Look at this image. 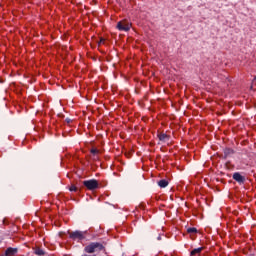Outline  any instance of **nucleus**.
I'll return each instance as SVG.
<instances>
[{
	"label": "nucleus",
	"mask_w": 256,
	"mask_h": 256,
	"mask_svg": "<svg viewBox=\"0 0 256 256\" xmlns=\"http://www.w3.org/2000/svg\"><path fill=\"white\" fill-rule=\"evenodd\" d=\"M34 253H35V255H38V256H43V255H45V251H43V249H41V248H36V249L34 250Z\"/></svg>",
	"instance_id": "9d476101"
},
{
	"label": "nucleus",
	"mask_w": 256,
	"mask_h": 256,
	"mask_svg": "<svg viewBox=\"0 0 256 256\" xmlns=\"http://www.w3.org/2000/svg\"><path fill=\"white\" fill-rule=\"evenodd\" d=\"M19 252V249L13 248V247H8L5 251V256H15Z\"/></svg>",
	"instance_id": "423d86ee"
},
{
	"label": "nucleus",
	"mask_w": 256,
	"mask_h": 256,
	"mask_svg": "<svg viewBox=\"0 0 256 256\" xmlns=\"http://www.w3.org/2000/svg\"><path fill=\"white\" fill-rule=\"evenodd\" d=\"M104 40L100 41V43H103Z\"/></svg>",
	"instance_id": "4468645a"
},
{
	"label": "nucleus",
	"mask_w": 256,
	"mask_h": 256,
	"mask_svg": "<svg viewBox=\"0 0 256 256\" xmlns=\"http://www.w3.org/2000/svg\"><path fill=\"white\" fill-rule=\"evenodd\" d=\"M205 250V247H199L195 248L190 252V256H195V255H201V253Z\"/></svg>",
	"instance_id": "0eeeda50"
},
{
	"label": "nucleus",
	"mask_w": 256,
	"mask_h": 256,
	"mask_svg": "<svg viewBox=\"0 0 256 256\" xmlns=\"http://www.w3.org/2000/svg\"><path fill=\"white\" fill-rule=\"evenodd\" d=\"M187 233H197V228H195V227L188 228Z\"/></svg>",
	"instance_id": "f8f14e48"
},
{
	"label": "nucleus",
	"mask_w": 256,
	"mask_h": 256,
	"mask_svg": "<svg viewBox=\"0 0 256 256\" xmlns=\"http://www.w3.org/2000/svg\"><path fill=\"white\" fill-rule=\"evenodd\" d=\"M83 185L88 189V191H95V189H99V181L96 179L85 180Z\"/></svg>",
	"instance_id": "f03ea898"
},
{
	"label": "nucleus",
	"mask_w": 256,
	"mask_h": 256,
	"mask_svg": "<svg viewBox=\"0 0 256 256\" xmlns=\"http://www.w3.org/2000/svg\"><path fill=\"white\" fill-rule=\"evenodd\" d=\"M103 244L99 242H92L84 248L85 253H95L96 251H103Z\"/></svg>",
	"instance_id": "f257e3e1"
},
{
	"label": "nucleus",
	"mask_w": 256,
	"mask_h": 256,
	"mask_svg": "<svg viewBox=\"0 0 256 256\" xmlns=\"http://www.w3.org/2000/svg\"><path fill=\"white\" fill-rule=\"evenodd\" d=\"M158 185L159 187H161V189H164V187H167V185H169V181H167L166 179H162L158 181Z\"/></svg>",
	"instance_id": "1a4fd4ad"
},
{
	"label": "nucleus",
	"mask_w": 256,
	"mask_h": 256,
	"mask_svg": "<svg viewBox=\"0 0 256 256\" xmlns=\"http://www.w3.org/2000/svg\"><path fill=\"white\" fill-rule=\"evenodd\" d=\"M90 153H92V155H97V153H101V150L97 149V148H92L90 150Z\"/></svg>",
	"instance_id": "9b49d317"
},
{
	"label": "nucleus",
	"mask_w": 256,
	"mask_h": 256,
	"mask_svg": "<svg viewBox=\"0 0 256 256\" xmlns=\"http://www.w3.org/2000/svg\"><path fill=\"white\" fill-rule=\"evenodd\" d=\"M158 139L159 141H161L162 143H167V141H169V135L165 134V133H159L158 134Z\"/></svg>",
	"instance_id": "6e6552de"
},
{
	"label": "nucleus",
	"mask_w": 256,
	"mask_h": 256,
	"mask_svg": "<svg viewBox=\"0 0 256 256\" xmlns=\"http://www.w3.org/2000/svg\"><path fill=\"white\" fill-rule=\"evenodd\" d=\"M117 29L119 31H129V29H131V23L127 20H122L117 23Z\"/></svg>",
	"instance_id": "20e7f679"
},
{
	"label": "nucleus",
	"mask_w": 256,
	"mask_h": 256,
	"mask_svg": "<svg viewBox=\"0 0 256 256\" xmlns=\"http://www.w3.org/2000/svg\"><path fill=\"white\" fill-rule=\"evenodd\" d=\"M232 177L237 183H245V176H242L239 172H235Z\"/></svg>",
	"instance_id": "39448f33"
},
{
	"label": "nucleus",
	"mask_w": 256,
	"mask_h": 256,
	"mask_svg": "<svg viewBox=\"0 0 256 256\" xmlns=\"http://www.w3.org/2000/svg\"><path fill=\"white\" fill-rule=\"evenodd\" d=\"M69 191H71V192H77V186L71 185V186L69 187Z\"/></svg>",
	"instance_id": "ddd939ff"
},
{
	"label": "nucleus",
	"mask_w": 256,
	"mask_h": 256,
	"mask_svg": "<svg viewBox=\"0 0 256 256\" xmlns=\"http://www.w3.org/2000/svg\"><path fill=\"white\" fill-rule=\"evenodd\" d=\"M68 235L72 241H83V239H85V232L81 231L68 232Z\"/></svg>",
	"instance_id": "7ed1b4c3"
}]
</instances>
